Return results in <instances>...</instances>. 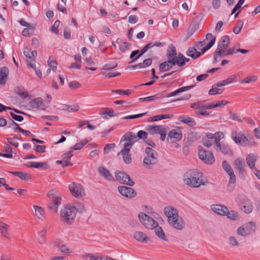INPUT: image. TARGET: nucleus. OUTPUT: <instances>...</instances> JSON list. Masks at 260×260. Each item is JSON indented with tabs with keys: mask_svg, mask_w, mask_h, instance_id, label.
I'll list each match as a JSON object with an SVG mask.
<instances>
[{
	"mask_svg": "<svg viewBox=\"0 0 260 260\" xmlns=\"http://www.w3.org/2000/svg\"><path fill=\"white\" fill-rule=\"evenodd\" d=\"M183 182L186 186L192 188H198L201 185L206 186L208 180L203 174L197 169H190L183 175Z\"/></svg>",
	"mask_w": 260,
	"mask_h": 260,
	"instance_id": "1",
	"label": "nucleus"
},
{
	"mask_svg": "<svg viewBox=\"0 0 260 260\" xmlns=\"http://www.w3.org/2000/svg\"><path fill=\"white\" fill-rule=\"evenodd\" d=\"M77 211L80 212L84 211L83 205H79L78 209L75 206L67 205L60 210V217L64 222L71 223L75 220Z\"/></svg>",
	"mask_w": 260,
	"mask_h": 260,
	"instance_id": "2",
	"label": "nucleus"
},
{
	"mask_svg": "<svg viewBox=\"0 0 260 260\" xmlns=\"http://www.w3.org/2000/svg\"><path fill=\"white\" fill-rule=\"evenodd\" d=\"M175 55H177L176 47L173 45H170L167 53V60L159 64V70L160 72L168 71L173 66L177 65L175 58Z\"/></svg>",
	"mask_w": 260,
	"mask_h": 260,
	"instance_id": "3",
	"label": "nucleus"
},
{
	"mask_svg": "<svg viewBox=\"0 0 260 260\" xmlns=\"http://www.w3.org/2000/svg\"><path fill=\"white\" fill-rule=\"evenodd\" d=\"M145 153L143 163L145 168L151 169L158 163V153L150 147L145 148Z\"/></svg>",
	"mask_w": 260,
	"mask_h": 260,
	"instance_id": "4",
	"label": "nucleus"
},
{
	"mask_svg": "<svg viewBox=\"0 0 260 260\" xmlns=\"http://www.w3.org/2000/svg\"><path fill=\"white\" fill-rule=\"evenodd\" d=\"M47 196L51 201L49 204V209L53 213H56L61 204L62 199L60 194L56 190L52 189L48 191Z\"/></svg>",
	"mask_w": 260,
	"mask_h": 260,
	"instance_id": "5",
	"label": "nucleus"
},
{
	"mask_svg": "<svg viewBox=\"0 0 260 260\" xmlns=\"http://www.w3.org/2000/svg\"><path fill=\"white\" fill-rule=\"evenodd\" d=\"M256 230V225L254 222L250 221L245 223L237 229V234L243 237H246L253 234Z\"/></svg>",
	"mask_w": 260,
	"mask_h": 260,
	"instance_id": "6",
	"label": "nucleus"
},
{
	"mask_svg": "<svg viewBox=\"0 0 260 260\" xmlns=\"http://www.w3.org/2000/svg\"><path fill=\"white\" fill-rule=\"evenodd\" d=\"M138 217L141 223L147 229H154L158 226V222L153 219L149 215L140 212L138 215Z\"/></svg>",
	"mask_w": 260,
	"mask_h": 260,
	"instance_id": "7",
	"label": "nucleus"
},
{
	"mask_svg": "<svg viewBox=\"0 0 260 260\" xmlns=\"http://www.w3.org/2000/svg\"><path fill=\"white\" fill-rule=\"evenodd\" d=\"M69 189L72 195L77 199H81L85 196L84 188L79 183L72 182L69 185Z\"/></svg>",
	"mask_w": 260,
	"mask_h": 260,
	"instance_id": "8",
	"label": "nucleus"
},
{
	"mask_svg": "<svg viewBox=\"0 0 260 260\" xmlns=\"http://www.w3.org/2000/svg\"><path fill=\"white\" fill-rule=\"evenodd\" d=\"M231 138L235 143L245 146L249 145L248 139L245 133L243 132H237L235 130L232 131Z\"/></svg>",
	"mask_w": 260,
	"mask_h": 260,
	"instance_id": "9",
	"label": "nucleus"
},
{
	"mask_svg": "<svg viewBox=\"0 0 260 260\" xmlns=\"http://www.w3.org/2000/svg\"><path fill=\"white\" fill-rule=\"evenodd\" d=\"M115 177L116 180L122 184H126L130 186H133L135 185V182L131 179L129 176L124 172H116Z\"/></svg>",
	"mask_w": 260,
	"mask_h": 260,
	"instance_id": "10",
	"label": "nucleus"
},
{
	"mask_svg": "<svg viewBox=\"0 0 260 260\" xmlns=\"http://www.w3.org/2000/svg\"><path fill=\"white\" fill-rule=\"evenodd\" d=\"M198 155L199 158L205 164L212 165L215 161V158L213 153L209 151L200 149Z\"/></svg>",
	"mask_w": 260,
	"mask_h": 260,
	"instance_id": "11",
	"label": "nucleus"
},
{
	"mask_svg": "<svg viewBox=\"0 0 260 260\" xmlns=\"http://www.w3.org/2000/svg\"><path fill=\"white\" fill-rule=\"evenodd\" d=\"M230 37L228 36H223L221 40L219 41L217 47L216 49L217 54L220 53L224 54L230 45Z\"/></svg>",
	"mask_w": 260,
	"mask_h": 260,
	"instance_id": "12",
	"label": "nucleus"
},
{
	"mask_svg": "<svg viewBox=\"0 0 260 260\" xmlns=\"http://www.w3.org/2000/svg\"><path fill=\"white\" fill-rule=\"evenodd\" d=\"M118 191L121 196L128 199H133L137 196V192L130 187L120 186L118 187Z\"/></svg>",
	"mask_w": 260,
	"mask_h": 260,
	"instance_id": "13",
	"label": "nucleus"
},
{
	"mask_svg": "<svg viewBox=\"0 0 260 260\" xmlns=\"http://www.w3.org/2000/svg\"><path fill=\"white\" fill-rule=\"evenodd\" d=\"M124 148L119 152L117 155L121 154L124 162L126 164H129L132 162L131 155L129 154L131 149V144L124 143Z\"/></svg>",
	"mask_w": 260,
	"mask_h": 260,
	"instance_id": "14",
	"label": "nucleus"
},
{
	"mask_svg": "<svg viewBox=\"0 0 260 260\" xmlns=\"http://www.w3.org/2000/svg\"><path fill=\"white\" fill-rule=\"evenodd\" d=\"M214 143L216 146L215 149L217 151L221 152L224 154H232V150L230 149L229 146L224 144H220V138H215L214 140Z\"/></svg>",
	"mask_w": 260,
	"mask_h": 260,
	"instance_id": "15",
	"label": "nucleus"
},
{
	"mask_svg": "<svg viewBox=\"0 0 260 260\" xmlns=\"http://www.w3.org/2000/svg\"><path fill=\"white\" fill-rule=\"evenodd\" d=\"M240 205L241 209L247 214L251 213L253 210V206L250 200L246 197H244Z\"/></svg>",
	"mask_w": 260,
	"mask_h": 260,
	"instance_id": "16",
	"label": "nucleus"
},
{
	"mask_svg": "<svg viewBox=\"0 0 260 260\" xmlns=\"http://www.w3.org/2000/svg\"><path fill=\"white\" fill-rule=\"evenodd\" d=\"M168 222L171 226L178 230H182L184 226V223L182 219L179 216L178 218L169 219Z\"/></svg>",
	"mask_w": 260,
	"mask_h": 260,
	"instance_id": "17",
	"label": "nucleus"
},
{
	"mask_svg": "<svg viewBox=\"0 0 260 260\" xmlns=\"http://www.w3.org/2000/svg\"><path fill=\"white\" fill-rule=\"evenodd\" d=\"M211 209L216 214L221 216H225L228 211L227 207L220 204H213L211 206Z\"/></svg>",
	"mask_w": 260,
	"mask_h": 260,
	"instance_id": "18",
	"label": "nucleus"
},
{
	"mask_svg": "<svg viewBox=\"0 0 260 260\" xmlns=\"http://www.w3.org/2000/svg\"><path fill=\"white\" fill-rule=\"evenodd\" d=\"M164 213L168 217V221L172 218H178L179 217L177 210L170 206L165 208Z\"/></svg>",
	"mask_w": 260,
	"mask_h": 260,
	"instance_id": "19",
	"label": "nucleus"
},
{
	"mask_svg": "<svg viewBox=\"0 0 260 260\" xmlns=\"http://www.w3.org/2000/svg\"><path fill=\"white\" fill-rule=\"evenodd\" d=\"M206 51L203 50V52H200L197 50L195 47H190L188 48L186 52V54L191 57L192 59H195L204 54Z\"/></svg>",
	"mask_w": 260,
	"mask_h": 260,
	"instance_id": "20",
	"label": "nucleus"
},
{
	"mask_svg": "<svg viewBox=\"0 0 260 260\" xmlns=\"http://www.w3.org/2000/svg\"><path fill=\"white\" fill-rule=\"evenodd\" d=\"M121 140L127 141L125 143L131 144V148L133 144L137 142L138 139L137 136L133 134L132 132H128L122 137Z\"/></svg>",
	"mask_w": 260,
	"mask_h": 260,
	"instance_id": "21",
	"label": "nucleus"
},
{
	"mask_svg": "<svg viewBox=\"0 0 260 260\" xmlns=\"http://www.w3.org/2000/svg\"><path fill=\"white\" fill-rule=\"evenodd\" d=\"M166 127V126L165 125H150L147 126L146 130L148 131L150 134H159L163 132V129Z\"/></svg>",
	"mask_w": 260,
	"mask_h": 260,
	"instance_id": "22",
	"label": "nucleus"
},
{
	"mask_svg": "<svg viewBox=\"0 0 260 260\" xmlns=\"http://www.w3.org/2000/svg\"><path fill=\"white\" fill-rule=\"evenodd\" d=\"M134 238L138 241L142 243L147 242L150 240L147 235L141 231H136L134 234Z\"/></svg>",
	"mask_w": 260,
	"mask_h": 260,
	"instance_id": "23",
	"label": "nucleus"
},
{
	"mask_svg": "<svg viewBox=\"0 0 260 260\" xmlns=\"http://www.w3.org/2000/svg\"><path fill=\"white\" fill-rule=\"evenodd\" d=\"M235 169L239 171L240 173H242L244 170L245 162L244 159L238 158L235 160L233 163Z\"/></svg>",
	"mask_w": 260,
	"mask_h": 260,
	"instance_id": "24",
	"label": "nucleus"
},
{
	"mask_svg": "<svg viewBox=\"0 0 260 260\" xmlns=\"http://www.w3.org/2000/svg\"><path fill=\"white\" fill-rule=\"evenodd\" d=\"M182 133L177 129H172L169 132L168 135L167 141L169 139H174L176 141H179L182 139Z\"/></svg>",
	"mask_w": 260,
	"mask_h": 260,
	"instance_id": "25",
	"label": "nucleus"
},
{
	"mask_svg": "<svg viewBox=\"0 0 260 260\" xmlns=\"http://www.w3.org/2000/svg\"><path fill=\"white\" fill-rule=\"evenodd\" d=\"M194 86H195V85H192L186 86H184V87L179 88L177 89V90H175L174 91L168 94L166 96L167 98H170V97L178 95V94H179L180 93H181L183 92L189 90L193 88Z\"/></svg>",
	"mask_w": 260,
	"mask_h": 260,
	"instance_id": "26",
	"label": "nucleus"
},
{
	"mask_svg": "<svg viewBox=\"0 0 260 260\" xmlns=\"http://www.w3.org/2000/svg\"><path fill=\"white\" fill-rule=\"evenodd\" d=\"M175 60L176 64L178 67H183L185 65L186 62L189 61V58L185 57L182 53H179L175 55Z\"/></svg>",
	"mask_w": 260,
	"mask_h": 260,
	"instance_id": "27",
	"label": "nucleus"
},
{
	"mask_svg": "<svg viewBox=\"0 0 260 260\" xmlns=\"http://www.w3.org/2000/svg\"><path fill=\"white\" fill-rule=\"evenodd\" d=\"M258 158L257 156L253 153L249 154L246 157L247 164L251 170H254L255 164Z\"/></svg>",
	"mask_w": 260,
	"mask_h": 260,
	"instance_id": "28",
	"label": "nucleus"
},
{
	"mask_svg": "<svg viewBox=\"0 0 260 260\" xmlns=\"http://www.w3.org/2000/svg\"><path fill=\"white\" fill-rule=\"evenodd\" d=\"M9 73V70L6 67H2L0 69V84L4 85Z\"/></svg>",
	"mask_w": 260,
	"mask_h": 260,
	"instance_id": "29",
	"label": "nucleus"
},
{
	"mask_svg": "<svg viewBox=\"0 0 260 260\" xmlns=\"http://www.w3.org/2000/svg\"><path fill=\"white\" fill-rule=\"evenodd\" d=\"M206 40H210V42L205 46L204 51L208 50L214 45L216 41V37L213 36L212 34L208 33L206 36Z\"/></svg>",
	"mask_w": 260,
	"mask_h": 260,
	"instance_id": "30",
	"label": "nucleus"
},
{
	"mask_svg": "<svg viewBox=\"0 0 260 260\" xmlns=\"http://www.w3.org/2000/svg\"><path fill=\"white\" fill-rule=\"evenodd\" d=\"M98 170L100 174L107 180H112L114 179L112 175L106 168L101 167Z\"/></svg>",
	"mask_w": 260,
	"mask_h": 260,
	"instance_id": "31",
	"label": "nucleus"
},
{
	"mask_svg": "<svg viewBox=\"0 0 260 260\" xmlns=\"http://www.w3.org/2000/svg\"><path fill=\"white\" fill-rule=\"evenodd\" d=\"M203 101H199L198 102H195V103H192L190 105V107L191 108L196 109V110H201V112H204V111H206V110H208V109L203 108V107H204L209 106V105H210V104L204 105L203 104Z\"/></svg>",
	"mask_w": 260,
	"mask_h": 260,
	"instance_id": "32",
	"label": "nucleus"
},
{
	"mask_svg": "<svg viewBox=\"0 0 260 260\" xmlns=\"http://www.w3.org/2000/svg\"><path fill=\"white\" fill-rule=\"evenodd\" d=\"M223 91V88H221V87L217 86V83H216L212 86L211 89L208 91V94L210 95L220 94L222 93Z\"/></svg>",
	"mask_w": 260,
	"mask_h": 260,
	"instance_id": "33",
	"label": "nucleus"
},
{
	"mask_svg": "<svg viewBox=\"0 0 260 260\" xmlns=\"http://www.w3.org/2000/svg\"><path fill=\"white\" fill-rule=\"evenodd\" d=\"M27 166L30 168H44V169H48V165L46 164L45 162H36V161H29L28 162Z\"/></svg>",
	"mask_w": 260,
	"mask_h": 260,
	"instance_id": "34",
	"label": "nucleus"
},
{
	"mask_svg": "<svg viewBox=\"0 0 260 260\" xmlns=\"http://www.w3.org/2000/svg\"><path fill=\"white\" fill-rule=\"evenodd\" d=\"M222 166L224 171L230 176V178H235L236 176L232 167L226 161H223L222 163Z\"/></svg>",
	"mask_w": 260,
	"mask_h": 260,
	"instance_id": "35",
	"label": "nucleus"
},
{
	"mask_svg": "<svg viewBox=\"0 0 260 260\" xmlns=\"http://www.w3.org/2000/svg\"><path fill=\"white\" fill-rule=\"evenodd\" d=\"M34 208L37 217L40 220H43L45 218L44 210L42 207L37 205H34Z\"/></svg>",
	"mask_w": 260,
	"mask_h": 260,
	"instance_id": "36",
	"label": "nucleus"
},
{
	"mask_svg": "<svg viewBox=\"0 0 260 260\" xmlns=\"http://www.w3.org/2000/svg\"><path fill=\"white\" fill-rule=\"evenodd\" d=\"M43 105V99L41 98H35L29 102V106L32 108H38Z\"/></svg>",
	"mask_w": 260,
	"mask_h": 260,
	"instance_id": "37",
	"label": "nucleus"
},
{
	"mask_svg": "<svg viewBox=\"0 0 260 260\" xmlns=\"http://www.w3.org/2000/svg\"><path fill=\"white\" fill-rule=\"evenodd\" d=\"M154 229H155V234L158 237L164 241L168 240L167 237L165 234L164 231L160 226L158 225V226H156Z\"/></svg>",
	"mask_w": 260,
	"mask_h": 260,
	"instance_id": "38",
	"label": "nucleus"
},
{
	"mask_svg": "<svg viewBox=\"0 0 260 260\" xmlns=\"http://www.w3.org/2000/svg\"><path fill=\"white\" fill-rule=\"evenodd\" d=\"M23 54L28 59H32L37 55L36 50L31 51L27 47H25L23 50Z\"/></svg>",
	"mask_w": 260,
	"mask_h": 260,
	"instance_id": "39",
	"label": "nucleus"
},
{
	"mask_svg": "<svg viewBox=\"0 0 260 260\" xmlns=\"http://www.w3.org/2000/svg\"><path fill=\"white\" fill-rule=\"evenodd\" d=\"M173 117V115L172 114L156 115L150 117V121H159L164 119L171 118Z\"/></svg>",
	"mask_w": 260,
	"mask_h": 260,
	"instance_id": "40",
	"label": "nucleus"
},
{
	"mask_svg": "<svg viewBox=\"0 0 260 260\" xmlns=\"http://www.w3.org/2000/svg\"><path fill=\"white\" fill-rule=\"evenodd\" d=\"M8 225L0 221V231L2 235L9 239V234L7 231Z\"/></svg>",
	"mask_w": 260,
	"mask_h": 260,
	"instance_id": "41",
	"label": "nucleus"
},
{
	"mask_svg": "<svg viewBox=\"0 0 260 260\" xmlns=\"http://www.w3.org/2000/svg\"><path fill=\"white\" fill-rule=\"evenodd\" d=\"M11 173L23 180H27L30 177V175L28 174L23 172H12Z\"/></svg>",
	"mask_w": 260,
	"mask_h": 260,
	"instance_id": "42",
	"label": "nucleus"
},
{
	"mask_svg": "<svg viewBox=\"0 0 260 260\" xmlns=\"http://www.w3.org/2000/svg\"><path fill=\"white\" fill-rule=\"evenodd\" d=\"M5 153H1L0 155L2 156L7 158H11L12 157V148L8 144H6L5 146Z\"/></svg>",
	"mask_w": 260,
	"mask_h": 260,
	"instance_id": "43",
	"label": "nucleus"
},
{
	"mask_svg": "<svg viewBox=\"0 0 260 260\" xmlns=\"http://www.w3.org/2000/svg\"><path fill=\"white\" fill-rule=\"evenodd\" d=\"M225 216H226L229 219L233 220H236L239 219L238 213L234 210L230 211L228 209V211L226 213Z\"/></svg>",
	"mask_w": 260,
	"mask_h": 260,
	"instance_id": "44",
	"label": "nucleus"
},
{
	"mask_svg": "<svg viewBox=\"0 0 260 260\" xmlns=\"http://www.w3.org/2000/svg\"><path fill=\"white\" fill-rule=\"evenodd\" d=\"M228 103V102L225 100H222L218 102L216 104H210L209 106L204 107V108L206 109H213L214 108L222 107L225 106Z\"/></svg>",
	"mask_w": 260,
	"mask_h": 260,
	"instance_id": "45",
	"label": "nucleus"
},
{
	"mask_svg": "<svg viewBox=\"0 0 260 260\" xmlns=\"http://www.w3.org/2000/svg\"><path fill=\"white\" fill-rule=\"evenodd\" d=\"M59 251L62 254L70 255L72 251L66 245H61L58 247Z\"/></svg>",
	"mask_w": 260,
	"mask_h": 260,
	"instance_id": "46",
	"label": "nucleus"
},
{
	"mask_svg": "<svg viewBox=\"0 0 260 260\" xmlns=\"http://www.w3.org/2000/svg\"><path fill=\"white\" fill-rule=\"evenodd\" d=\"M149 48L147 45H145L140 51H139V54L136 56V57L133 58L130 62V63H133L135 62L139 57H140L144 53H145Z\"/></svg>",
	"mask_w": 260,
	"mask_h": 260,
	"instance_id": "47",
	"label": "nucleus"
},
{
	"mask_svg": "<svg viewBox=\"0 0 260 260\" xmlns=\"http://www.w3.org/2000/svg\"><path fill=\"white\" fill-rule=\"evenodd\" d=\"M46 234V231L43 230L40 232L38 235V240L39 243L43 244L45 242V235Z\"/></svg>",
	"mask_w": 260,
	"mask_h": 260,
	"instance_id": "48",
	"label": "nucleus"
},
{
	"mask_svg": "<svg viewBox=\"0 0 260 260\" xmlns=\"http://www.w3.org/2000/svg\"><path fill=\"white\" fill-rule=\"evenodd\" d=\"M87 142L88 141L86 140H82L81 142L76 144L73 148H72L71 150H73V151L80 150L87 143Z\"/></svg>",
	"mask_w": 260,
	"mask_h": 260,
	"instance_id": "49",
	"label": "nucleus"
},
{
	"mask_svg": "<svg viewBox=\"0 0 260 260\" xmlns=\"http://www.w3.org/2000/svg\"><path fill=\"white\" fill-rule=\"evenodd\" d=\"M206 44L205 41L197 42L194 43L193 47L197 49V50H201L200 52H203V49L205 48L204 46Z\"/></svg>",
	"mask_w": 260,
	"mask_h": 260,
	"instance_id": "50",
	"label": "nucleus"
},
{
	"mask_svg": "<svg viewBox=\"0 0 260 260\" xmlns=\"http://www.w3.org/2000/svg\"><path fill=\"white\" fill-rule=\"evenodd\" d=\"M152 60L151 58H147L143 60L142 62L139 63V69L145 68L151 64Z\"/></svg>",
	"mask_w": 260,
	"mask_h": 260,
	"instance_id": "51",
	"label": "nucleus"
},
{
	"mask_svg": "<svg viewBox=\"0 0 260 260\" xmlns=\"http://www.w3.org/2000/svg\"><path fill=\"white\" fill-rule=\"evenodd\" d=\"M236 178H230L229 182L228 185V190L231 192L232 191L235 187V182Z\"/></svg>",
	"mask_w": 260,
	"mask_h": 260,
	"instance_id": "52",
	"label": "nucleus"
},
{
	"mask_svg": "<svg viewBox=\"0 0 260 260\" xmlns=\"http://www.w3.org/2000/svg\"><path fill=\"white\" fill-rule=\"evenodd\" d=\"M181 121L184 123L187 124L191 126L196 124L195 120H194V119L191 117L184 118L181 120Z\"/></svg>",
	"mask_w": 260,
	"mask_h": 260,
	"instance_id": "53",
	"label": "nucleus"
},
{
	"mask_svg": "<svg viewBox=\"0 0 260 260\" xmlns=\"http://www.w3.org/2000/svg\"><path fill=\"white\" fill-rule=\"evenodd\" d=\"M148 46V48L149 49H151V48L156 47H162L165 46V44L164 42H150L147 44Z\"/></svg>",
	"mask_w": 260,
	"mask_h": 260,
	"instance_id": "54",
	"label": "nucleus"
},
{
	"mask_svg": "<svg viewBox=\"0 0 260 260\" xmlns=\"http://www.w3.org/2000/svg\"><path fill=\"white\" fill-rule=\"evenodd\" d=\"M132 91L130 89L122 90V89H116L112 90V92L116 93L120 95H129L132 93Z\"/></svg>",
	"mask_w": 260,
	"mask_h": 260,
	"instance_id": "55",
	"label": "nucleus"
},
{
	"mask_svg": "<svg viewBox=\"0 0 260 260\" xmlns=\"http://www.w3.org/2000/svg\"><path fill=\"white\" fill-rule=\"evenodd\" d=\"M131 45L128 42H123L119 46V50L121 52H125L129 49Z\"/></svg>",
	"mask_w": 260,
	"mask_h": 260,
	"instance_id": "56",
	"label": "nucleus"
},
{
	"mask_svg": "<svg viewBox=\"0 0 260 260\" xmlns=\"http://www.w3.org/2000/svg\"><path fill=\"white\" fill-rule=\"evenodd\" d=\"M60 22L59 20H56L54 22V24L51 27V31L56 34H58V27L59 25Z\"/></svg>",
	"mask_w": 260,
	"mask_h": 260,
	"instance_id": "57",
	"label": "nucleus"
},
{
	"mask_svg": "<svg viewBox=\"0 0 260 260\" xmlns=\"http://www.w3.org/2000/svg\"><path fill=\"white\" fill-rule=\"evenodd\" d=\"M147 112H144L138 114L128 115L123 118V119H135L142 117L146 114Z\"/></svg>",
	"mask_w": 260,
	"mask_h": 260,
	"instance_id": "58",
	"label": "nucleus"
},
{
	"mask_svg": "<svg viewBox=\"0 0 260 260\" xmlns=\"http://www.w3.org/2000/svg\"><path fill=\"white\" fill-rule=\"evenodd\" d=\"M257 77L255 76H249L245 78L242 81V83H249L252 81H255L257 80Z\"/></svg>",
	"mask_w": 260,
	"mask_h": 260,
	"instance_id": "59",
	"label": "nucleus"
},
{
	"mask_svg": "<svg viewBox=\"0 0 260 260\" xmlns=\"http://www.w3.org/2000/svg\"><path fill=\"white\" fill-rule=\"evenodd\" d=\"M115 147V144L114 143L108 144L106 145V146H105V147L104 148V153L105 154L108 153L110 152V150L113 149Z\"/></svg>",
	"mask_w": 260,
	"mask_h": 260,
	"instance_id": "60",
	"label": "nucleus"
},
{
	"mask_svg": "<svg viewBox=\"0 0 260 260\" xmlns=\"http://www.w3.org/2000/svg\"><path fill=\"white\" fill-rule=\"evenodd\" d=\"M69 86L71 89H77L80 88L81 85L79 82L73 81L70 82Z\"/></svg>",
	"mask_w": 260,
	"mask_h": 260,
	"instance_id": "61",
	"label": "nucleus"
},
{
	"mask_svg": "<svg viewBox=\"0 0 260 260\" xmlns=\"http://www.w3.org/2000/svg\"><path fill=\"white\" fill-rule=\"evenodd\" d=\"M17 94L22 99H25L28 96V93L23 89H19Z\"/></svg>",
	"mask_w": 260,
	"mask_h": 260,
	"instance_id": "62",
	"label": "nucleus"
},
{
	"mask_svg": "<svg viewBox=\"0 0 260 260\" xmlns=\"http://www.w3.org/2000/svg\"><path fill=\"white\" fill-rule=\"evenodd\" d=\"M137 138L141 139H146L147 137V133L143 131H139L137 133Z\"/></svg>",
	"mask_w": 260,
	"mask_h": 260,
	"instance_id": "63",
	"label": "nucleus"
},
{
	"mask_svg": "<svg viewBox=\"0 0 260 260\" xmlns=\"http://www.w3.org/2000/svg\"><path fill=\"white\" fill-rule=\"evenodd\" d=\"M72 152H73V150H71L67 153H64L62 156V157H63L62 159H64V161H68V160L69 161H70V158L73 156Z\"/></svg>",
	"mask_w": 260,
	"mask_h": 260,
	"instance_id": "64",
	"label": "nucleus"
}]
</instances>
